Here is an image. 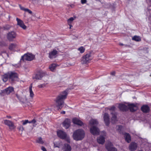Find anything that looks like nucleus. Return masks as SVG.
<instances>
[{
  "label": "nucleus",
  "mask_w": 151,
  "mask_h": 151,
  "mask_svg": "<svg viewBox=\"0 0 151 151\" xmlns=\"http://www.w3.org/2000/svg\"><path fill=\"white\" fill-rule=\"evenodd\" d=\"M68 94L66 91H63L61 92L56 98L55 107L58 110L61 109L64 105V101L66 98Z\"/></svg>",
  "instance_id": "obj_1"
},
{
  "label": "nucleus",
  "mask_w": 151,
  "mask_h": 151,
  "mask_svg": "<svg viewBox=\"0 0 151 151\" xmlns=\"http://www.w3.org/2000/svg\"><path fill=\"white\" fill-rule=\"evenodd\" d=\"M98 124V122L95 119H92L89 122L90 132L94 135H98L99 133V130L96 127Z\"/></svg>",
  "instance_id": "obj_2"
},
{
  "label": "nucleus",
  "mask_w": 151,
  "mask_h": 151,
  "mask_svg": "<svg viewBox=\"0 0 151 151\" xmlns=\"http://www.w3.org/2000/svg\"><path fill=\"white\" fill-rule=\"evenodd\" d=\"M85 134V132L83 130L78 129L73 132V137L75 140H80L84 138Z\"/></svg>",
  "instance_id": "obj_3"
},
{
  "label": "nucleus",
  "mask_w": 151,
  "mask_h": 151,
  "mask_svg": "<svg viewBox=\"0 0 151 151\" xmlns=\"http://www.w3.org/2000/svg\"><path fill=\"white\" fill-rule=\"evenodd\" d=\"M124 127L121 125L116 126V129L120 134L124 135V137L125 140L127 142L129 143L131 141V138L130 135L127 133H124L123 132Z\"/></svg>",
  "instance_id": "obj_4"
},
{
  "label": "nucleus",
  "mask_w": 151,
  "mask_h": 151,
  "mask_svg": "<svg viewBox=\"0 0 151 151\" xmlns=\"http://www.w3.org/2000/svg\"><path fill=\"white\" fill-rule=\"evenodd\" d=\"M58 136L61 139H65L68 142H70V139L69 136L66 133L61 130H59L57 132Z\"/></svg>",
  "instance_id": "obj_5"
},
{
  "label": "nucleus",
  "mask_w": 151,
  "mask_h": 151,
  "mask_svg": "<svg viewBox=\"0 0 151 151\" xmlns=\"http://www.w3.org/2000/svg\"><path fill=\"white\" fill-rule=\"evenodd\" d=\"M14 91V88L12 86H9L4 89L1 90L0 93V95L4 96L5 95H9Z\"/></svg>",
  "instance_id": "obj_6"
},
{
  "label": "nucleus",
  "mask_w": 151,
  "mask_h": 151,
  "mask_svg": "<svg viewBox=\"0 0 151 151\" xmlns=\"http://www.w3.org/2000/svg\"><path fill=\"white\" fill-rule=\"evenodd\" d=\"M91 57V53L90 52L83 57L82 59L81 62L83 64H86L88 63L92 59Z\"/></svg>",
  "instance_id": "obj_7"
},
{
  "label": "nucleus",
  "mask_w": 151,
  "mask_h": 151,
  "mask_svg": "<svg viewBox=\"0 0 151 151\" xmlns=\"http://www.w3.org/2000/svg\"><path fill=\"white\" fill-rule=\"evenodd\" d=\"M100 134L101 136L97 138V141L99 144H103L105 141L104 137L106 136V133L105 132L103 131L100 133Z\"/></svg>",
  "instance_id": "obj_8"
},
{
  "label": "nucleus",
  "mask_w": 151,
  "mask_h": 151,
  "mask_svg": "<svg viewBox=\"0 0 151 151\" xmlns=\"http://www.w3.org/2000/svg\"><path fill=\"white\" fill-rule=\"evenodd\" d=\"M35 58V55L32 53H27L25 54L22 57V59L30 61L33 60Z\"/></svg>",
  "instance_id": "obj_9"
},
{
  "label": "nucleus",
  "mask_w": 151,
  "mask_h": 151,
  "mask_svg": "<svg viewBox=\"0 0 151 151\" xmlns=\"http://www.w3.org/2000/svg\"><path fill=\"white\" fill-rule=\"evenodd\" d=\"M4 123L5 125L8 126L9 129L11 130L14 129L16 128V126L14 125V123L10 120H4Z\"/></svg>",
  "instance_id": "obj_10"
},
{
  "label": "nucleus",
  "mask_w": 151,
  "mask_h": 151,
  "mask_svg": "<svg viewBox=\"0 0 151 151\" xmlns=\"http://www.w3.org/2000/svg\"><path fill=\"white\" fill-rule=\"evenodd\" d=\"M9 78L12 81L17 80L18 76L17 73L12 72H8Z\"/></svg>",
  "instance_id": "obj_11"
},
{
  "label": "nucleus",
  "mask_w": 151,
  "mask_h": 151,
  "mask_svg": "<svg viewBox=\"0 0 151 151\" xmlns=\"http://www.w3.org/2000/svg\"><path fill=\"white\" fill-rule=\"evenodd\" d=\"M106 147L108 151H117V149L113 147V145L110 142H108L106 145Z\"/></svg>",
  "instance_id": "obj_12"
},
{
  "label": "nucleus",
  "mask_w": 151,
  "mask_h": 151,
  "mask_svg": "<svg viewBox=\"0 0 151 151\" xmlns=\"http://www.w3.org/2000/svg\"><path fill=\"white\" fill-rule=\"evenodd\" d=\"M128 106L130 110L131 111H135L138 108V104L137 103L128 104Z\"/></svg>",
  "instance_id": "obj_13"
},
{
  "label": "nucleus",
  "mask_w": 151,
  "mask_h": 151,
  "mask_svg": "<svg viewBox=\"0 0 151 151\" xmlns=\"http://www.w3.org/2000/svg\"><path fill=\"white\" fill-rule=\"evenodd\" d=\"M16 34L15 32L12 31L9 32L7 35V38L10 41H12L13 39L16 38Z\"/></svg>",
  "instance_id": "obj_14"
},
{
  "label": "nucleus",
  "mask_w": 151,
  "mask_h": 151,
  "mask_svg": "<svg viewBox=\"0 0 151 151\" xmlns=\"http://www.w3.org/2000/svg\"><path fill=\"white\" fill-rule=\"evenodd\" d=\"M16 21L17 22V24L24 29H26V26H25L23 22L21 19L17 18Z\"/></svg>",
  "instance_id": "obj_15"
},
{
  "label": "nucleus",
  "mask_w": 151,
  "mask_h": 151,
  "mask_svg": "<svg viewBox=\"0 0 151 151\" xmlns=\"http://www.w3.org/2000/svg\"><path fill=\"white\" fill-rule=\"evenodd\" d=\"M46 74V73L45 72H40L36 74L34 77V78L36 79H41Z\"/></svg>",
  "instance_id": "obj_16"
},
{
  "label": "nucleus",
  "mask_w": 151,
  "mask_h": 151,
  "mask_svg": "<svg viewBox=\"0 0 151 151\" xmlns=\"http://www.w3.org/2000/svg\"><path fill=\"white\" fill-rule=\"evenodd\" d=\"M58 51L55 50H53L49 53V57L50 59L55 58L57 56Z\"/></svg>",
  "instance_id": "obj_17"
},
{
  "label": "nucleus",
  "mask_w": 151,
  "mask_h": 151,
  "mask_svg": "<svg viewBox=\"0 0 151 151\" xmlns=\"http://www.w3.org/2000/svg\"><path fill=\"white\" fill-rule=\"evenodd\" d=\"M137 143L134 142H132L129 145V148L131 151L135 150L137 149Z\"/></svg>",
  "instance_id": "obj_18"
},
{
  "label": "nucleus",
  "mask_w": 151,
  "mask_h": 151,
  "mask_svg": "<svg viewBox=\"0 0 151 151\" xmlns=\"http://www.w3.org/2000/svg\"><path fill=\"white\" fill-rule=\"evenodd\" d=\"M103 119L106 125L108 126L109 124V117L108 114L105 113L103 115Z\"/></svg>",
  "instance_id": "obj_19"
},
{
  "label": "nucleus",
  "mask_w": 151,
  "mask_h": 151,
  "mask_svg": "<svg viewBox=\"0 0 151 151\" xmlns=\"http://www.w3.org/2000/svg\"><path fill=\"white\" fill-rule=\"evenodd\" d=\"M73 123L79 126H82L83 124V122L78 118H73L72 119Z\"/></svg>",
  "instance_id": "obj_20"
},
{
  "label": "nucleus",
  "mask_w": 151,
  "mask_h": 151,
  "mask_svg": "<svg viewBox=\"0 0 151 151\" xmlns=\"http://www.w3.org/2000/svg\"><path fill=\"white\" fill-rule=\"evenodd\" d=\"M70 121L68 119H66L63 123V126L66 129L68 128L70 126Z\"/></svg>",
  "instance_id": "obj_21"
},
{
  "label": "nucleus",
  "mask_w": 151,
  "mask_h": 151,
  "mask_svg": "<svg viewBox=\"0 0 151 151\" xmlns=\"http://www.w3.org/2000/svg\"><path fill=\"white\" fill-rule=\"evenodd\" d=\"M63 151H71V147L69 144H64V146L63 148Z\"/></svg>",
  "instance_id": "obj_22"
},
{
  "label": "nucleus",
  "mask_w": 151,
  "mask_h": 151,
  "mask_svg": "<svg viewBox=\"0 0 151 151\" xmlns=\"http://www.w3.org/2000/svg\"><path fill=\"white\" fill-rule=\"evenodd\" d=\"M141 110L144 112H148L150 110L149 106L147 105H144L141 108Z\"/></svg>",
  "instance_id": "obj_23"
},
{
  "label": "nucleus",
  "mask_w": 151,
  "mask_h": 151,
  "mask_svg": "<svg viewBox=\"0 0 151 151\" xmlns=\"http://www.w3.org/2000/svg\"><path fill=\"white\" fill-rule=\"evenodd\" d=\"M119 107L121 110L124 111L127 109V107L125 105L123 104H120Z\"/></svg>",
  "instance_id": "obj_24"
},
{
  "label": "nucleus",
  "mask_w": 151,
  "mask_h": 151,
  "mask_svg": "<svg viewBox=\"0 0 151 151\" xmlns=\"http://www.w3.org/2000/svg\"><path fill=\"white\" fill-rule=\"evenodd\" d=\"M57 66L56 64L53 63L49 65V68L51 71H54Z\"/></svg>",
  "instance_id": "obj_25"
},
{
  "label": "nucleus",
  "mask_w": 151,
  "mask_h": 151,
  "mask_svg": "<svg viewBox=\"0 0 151 151\" xmlns=\"http://www.w3.org/2000/svg\"><path fill=\"white\" fill-rule=\"evenodd\" d=\"M17 47L16 44L14 43H11L9 46V49L11 50H14Z\"/></svg>",
  "instance_id": "obj_26"
},
{
  "label": "nucleus",
  "mask_w": 151,
  "mask_h": 151,
  "mask_svg": "<svg viewBox=\"0 0 151 151\" xmlns=\"http://www.w3.org/2000/svg\"><path fill=\"white\" fill-rule=\"evenodd\" d=\"M54 147H58L59 148H60L62 145V142H60L54 143Z\"/></svg>",
  "instance_id": "obj_27"
},
{
  "label": "nucleus",
  "mask_w": 151,
  "mask_h": 151,
  "mask_svg": "<svg viewBox=\"0 0 151 151\" xmlns=\"http://www.w3.org/2000/svg\"><path fill=\"white\" fill-rule=\"evenodd\" d=\"M132 40L137 42H139L141 40V38L140 36L135 35L132 38Z\"/></svg>",
  "instance_id": "obj_28"
},
{
  "label": "nucleus",
  "mask_w": 151,
  "mask_h": 151,
  "mask_svg": "<svg viewBox=\"0 0 151 151\" xmlns=\"http://www.w3.org/2000/svg\"><path fill=\"white\" fill-rule=\"evenodd\" d=\"M32 85H31L29 87V93H30V96L33 98L34 96V94L33 92L32 89Z\"/></svg>",
  "instance_id": "obj_29"
},
{
  "label": "nucleus",
  "mask_w": 151,
  "mask_h": 151,
  "mask_svg": "<svg viewBox=\"0 0 151 151\" xmlns=\"http://www.w3.org/2000/svg\"><path fill=\"white\" fill-rule=\"evenodd\" d=\"M8 73L6 74H5L3 75V80L4 82H6L8 79L9 78V76L8 75Z\"/></svg>",
  "instance_id": "obj_30"
},
{
  "label": "nucleus",
  "mask_w": 151,
  "mask_h": 151,
  "mask_svg": "<svg viewBox=\"0 0 151 151\" xmlns=\"http://www.w3.org/2000/svg\"><path fill=\"white\" fill-rule=\"evenodd\" d=\"M76 17H71L68 20V24H71L73 21L75 19Z\"/></svg>",
  "instance_id": "obj_31"
},
{
  "label": "nucleus",
  "mask_w": 151,
  "mask_h": 151,
  "mask_svg": "<svg viewBox=\"0 0 151 151\" xmlns=\"http://www.w3.org/2000/svg\"><path fill=\"white\" fill-rule=\"evenodd\" d=\"M78 50L81 53H82L84 52L85 51V48L81 46L78 49Z\"/></svg>",
  "instance_id": "obj_32"
},
{
  "label": "nucleus",
  "mask_w": 151,
  "mask_h": 151,
  "mask_svg": "<svg viewBox=\"0 0 151 151\" xmlns=\"http://www.w3.org/2000/svg\"><path fill=\"white\" fill-rule=\"evenodd\" d=\"M47 83H44L43 84H41L39 85L38 86V87L39 88H42L45 87L47 85Z\"/></svg>",
  "instance_id": "obj_33"
},
{
  "label": "nucleus",
  "mask_w": 151,
  "mask_h": 151,
  "mask_svg": "<svg viewBox=\"0 0 151 151\" xmlns=\"http://www.w3.org/2000/svg\"><path fill=\"white\" fill-rule=\"evenodd\" d=\"M37 143L42 144L44 143V142L42 140V138L40 137H39L37 140Z\"/></svg>",
  "instance_id": "obj_34"
},
{
  "label": "nucleus",
  "mask_w": 151,
  "mask_h": 151,
  "mask_svg": "<svg viewBox=\"0 0 151 151\" xmlns=\"http://www.w3.org/2000/svg\"><path fill=\"white\" fill-rule=\"evenodd\" d=\"M111 119L112 122L113 123H114L116 122V121H117V119L115 115H114L113 116Z\"/></svg>",
  "instance_id": "obj_35"
},
{
  "label": "nucleus",
  "mask_w": 151,
  "mask_h": 151,
  "mask_svg": "<svg viewBox=\"0 0 151 151\" xmlns=\"http://www.w3.org/2000/svg\"><path fill=\"white\" fill-rule=\"evenodd\" d=\"M21 122L23 123L22 124L23 125H25L28 123H29V121L28 120H22Z\"/></svg>",
  "instance_id": "obj_36"
},
{
  "label": "nucleus",
  "mask_w": 151,
  "mask_h": 151,
  "mask_svg": "<svg viewBox=\"0 0 151 151\" xmlns=\"http://www.w3.org/2000/svg\"><path fill=\"white\" fill-rule=\"evenodd\" d=\"M24 11L25 12H27L30 14H32V11H31L30 10L27 8Z\"/></svg>",
  "instance_id": "obj_37"
},
{
  "label": "nucleus",
  "mask_w": 151,
  "mask_h": 151,
  "mask_svg": "<svg viewBox=\"0 0 151 151\" xmlns=\"http://www.w3.org/2000/svg\"><path fill=\"white\" fill-rule=\"evenodd\" d=\"M19 7H20V9L22 10H23L24 11H25L26 9V8H24V7H23V6H22L21 5H19Z\"/></svg>",
  "instance_id": "obj_38"
},
{
  "label": "nucleus",
  "mask_w": 151,
  "mask_h": 151,
  "mask_svg": "<svg viewBox=\"0 0 151 151\" xmlns=\"http://www.w3.org/2000/svg\"><path fill=\"white\" fill-rule=\"evenodd\" d=\"M19 130L22 132L23 131L24 129V127L22 126H20L19 127Z\"/></svg>",
  "instance_id": "obj_39"
},
{
  "label": "nucleus",
  "mask_w": 151,
  "mask_h": 151,
  "mask_svg": "<svg viewBox=\"0 0 151 151\" xmlns=\"http://www.w3.org/2000/svg\"><path fill=\"white\" fill-rule=\"evenodd\" d=\"M36 122V121L35 119H33L32 120L29 122V123L35 124Z\"/></svg>",
  "instance_id": "obj_40"
},
{
  "label": "nucleus",
  "mask_w": 151,
  "mask_h": 151,
  "mask_svg": "<svg viewBox=\"0 0 151 151\" xmlns=\"http://www.w3.org/2000/svg\"><path fill=\"white\" fill-rule=\"evenodd\" d=\"M115 109V107L114 106H112L111 108L109 109L110 111L114 110Z\"/></svg>",
  "instance_id": "obj_41"
},
{
  "label": "nucleus",
  "mask_w": 151,
  "mask_h": 151,
  "mask_svg": "<svg viewBox=\"0 0 151 151\" xmlns=\"http://www.w3.org/2000/svg\"><path fill=\"white\" fill-rule=\"evenodd\" d=\"M81 3L82 4H84L86 3V0H81Z\"/></svg>",
  "instance_id": "obj_42"
},
{
  "label": "nucleus",
  "mask_w": 151,
  "mask_h": 151,
  "mask_svg": "<svg viewBox=\"0 0 151 151\" xmlns=\"http://www.w3.org/2000/svg\"><path fill=\"white\" fill-rule=\"evenodd\" d=\"M41 149L42 150H43V151H47V150H46V148L43 147H42L41 148Z\"/></svg>",
  "instance_id": "obj_43"
},
{
  "label": "nucleus",
  "mask_w": 151,
  "mask_h": 151,
  "mask_svg": "<svg viewBox=\"0 0 151 151\" xmlns=\"http://www.w3.org/2000/svg\"><path fill=\"white\" fill-rule=\"evenodd\" d=\"M16 96L17 97V98L19 99H20V97L19 96L18 94H16Z\"/></svg>",
  "instance_id": "obj_44"
},
{
  "label": "nucleus",
  "mask_w": 151,
  "mask_h": 151,
  "mask_svg": "<svg viewBox=\"0 0 151 151\" xmlns=\"http://www.w3.org/2000/svg\"><path fill=\"white\" fill-rule=\"evenodd\" d=\"M111 73V75H114L115 74V72L114 71L112 72Z\"/></svg>",
  "instance_id": "obj_45"
},
{
  "label": "nucleus",
  "mask_w": 151,
  "mask_h": 151,
  "mask_svg": "<svg viewBox=\"0 0 151 151\" xmlns=\"http://www.w3.org/2000/svg\"><path fill=\"white\" fill-rule=\"evenodd\" d=\"M65 111H62L61 112V113L63 114H65Z\"/></svg>",
  "instance_id": "obj_46"
},
{
  "label": "nucleus",
  "mask_w": 151,
  "mask_h": 151,
  "mask_svg": "<svg viewBox=\"0 0 151 151\" xmlns=\"http://www.w3.org/2000/svg\"><path fill=\"white\" fill-rule=\"evenodd\" d=\"M6 117L9 119H10L12 117L10 116H6Z\"/></svg>",
  "instance_id": "obj_47"
},
{
  "label": "nucleus",
  "mask_w": 151,
  "mask_h": 151,
  "mask_svg": "<svg viewBox=\"0 0 151 151\" xmlns=\"http://www.w3.org/2000/svg\"><path fill=\"white\" fill-rule=\"evenodd\" d=\"M70 26V28L71 29L72 26L71 25V24H68Z\"/></svg>",
  "instance_id": "obj_48"
},
{
  "label": "nucleus",
  "mask_w": 151,
  "mask_h": 151,
  "mask_svg": "<svg viewBox=\"0 0 151 151\" xmlns=\"http://www.w3.org/2000/svg\"><path fill=\"white\" fill-rule=\"evenodd\" d=\"M119 45H122V46L123 45V44H122V43H120V44H119Z\"/></svg>",
  "instance_id": "obj_49"
},
{
  "label": "nucleus",
  "mask_w": 151,
  "mask_h": 151,
  "mask_svg": "<svg viewBox=\"0 0 151 151\" xmlns=\"http://www.w3.org/2000/svg\"><path fill=\"white\" fill-rule=\"evenodd\" d=\"M146 144H147V145H148V144L147 143H146Z\"/></svg>",
  "instance_id": "obj_50"
}]
</instances>
